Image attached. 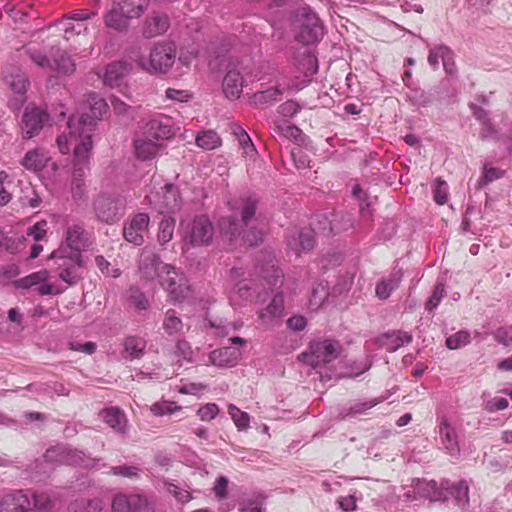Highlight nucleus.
I'll use <instances>...</instances> for the list:
<instances>
[{"label":"nucleus","mask_w":512,"mask_h":512,"mask_svg":"<svg viewBox=\"0 0 512 512\" xmlns=\"http://www.w3.org/2000/svg\"><path fill=\"white\" fill-rule=\"evenodd\" d=\"M90 114H83L80 117L72 115L67 122L68 134L63 133L57 137V145L62 154H68L70 144L75 143L74 160L75 166L82 164L89 159L93 148L92 136L97 121L100 120L108 110L105 99L96 93H90L87 98Z\"/></svg>","instance_id":"nucleus-1"},{"label":"nucleus","mask_w":512,"mask_h":512,"mask_svg":"<svg viewBox=\"0 0 512 512\" xmlns=\"http://www.w3.org/2000/svg\"><path fill=\"white\" fill-rule=\"evenodd\" d=\"M138 275L144 285H154L157 282L172 303H182L191 294L186 275L175 266L163 262L153 251H142L138 261Z\"/></svg>","instance_id":"nucleus-2"},{"label":"nucleus","mask_w":512,"mask_h":512,"mask_svg":"<svg viewBox=\"0 0 512 512\" xmlns=\"http://www.w3.org/2000/svg\"><path fill=\"white\" fill-rule=\"evenodd\" d=\"M177 57V48L172 41H159L154 43L147 56L141 55L138 49L130 52V58L138 67L151 74H167L173 67Z\"/></svg>","instance_id":"nucleus-3"},{"label":"nucleus","mask_w":512,"mask_h":512,"mask_svg":"<svg viewBox=\"0 0 512 512\" xmlns=\"http://www.w3.org/2000/svg\"><path fill=\"white\" fill-rule=\"evenodd\" d=\"M128 208L127 197L116 190L100 191L92 199L91 209L96 221L114 225L126 214Z\"/></svg>","instance_id":"nucleus-4"},{"label":"nucleus","mask_w":512,"mask_h":512,"mask_svg":"<svg viewBox=\"0 0 512 512\" xmlns=\"http://www.w3.org/2000/svg\"><path fill=\"white\" fill-rule=\"evenodd\" d=\"M295 40L303 45L319 43L325 34V26L319 15L307 4L298 7L292 16Z\"/></svg>","instance_id":"nucleus-5"},{"label":"nucleus","mask_w":512,"mask_h":512,"mask_svg":"<svg viewBox=\"0 0 512 512\" xmlns=\"http://www.w3.org/2000/svg\"><path fill=\"white\" fill-rule=\"evenodd\" d=\"M340 351L339 341L330 338L316 339L310 342L309 353H302L300 358L313 368H317L337 359Z\"/></svg>","instance_id":"nucleus-6"},{"label":"nucleus","mask_w":512,"mask_h":512,"mask_svg":"<svg viewBox=\"0 0 512 512\" xmlns=\"http://www.w3.org/2000/svg\"><path fill=\"white\" fill-rule=\"evenodd\" d=\"M52 259L56 260L59 269V278L69 285L76 284L81 278L79 270L83 265L82 255L79 252H66V248L61 246L55 250Z\"/></svg>","instance_id":"nucleus-7"},{"label":"nucleus","mask_w":512,"mask_h":512,"mask_svg":"<svg viewBox=\"0 0 512 512\" xmlns=\"http://www.w3.org/2000/svg\"><path fill=\"white\" fill-rule=\"evenodd\" d=\"M146 199L149 205L163 215L175 213L181 207L179 189L171 183H166L160 190L151 192Z\"/></svg>","instance_id":"nucleus-8"},{"label":"nucleus","mask_w":512,"mask_h":512,"mask_svg":"<svg viewBox=\"0 0 512 512\" xmlns=\"http://www.w3.org/2000/svg\"><path fill=\"white\" fill-rule=\"evenodd\" d=\"M213 235L214 228L211 221L206 216L196 217L184 237V248L209 245Z\"/></svg>","instance_id":"nucleus-9"},{"label":"nucleus","mask_w":512,"mask_h":512,"mask_svg":"<svg viewBox=\"0 0 512 512\" xmlns=\"http://www.w3.org/2000/svg\"><path fill=\"white\" fill-rule=\"evenodd\" d=\"M44 458L47 462H59L85 468L94 467L95 462V459L86 456L81 451L61 446L48 449L44 454Z\"/></svg>","instance_id":"nucleus-10"},{"label":"nucleus","mask_w":512,"mask_h":512,"mask_svg":"<svg viewBox=\"0 0 512 512\" xmlns=\"http://www.w3.org/2000/svg\"><path fill=\"white\" fill-rule=\"evenodd\" d=\"M256 269L269 286L283 284V271L276 265V258L272 251L262 250L256 257Z\"/></svg>","instance_id":"nucleus-11"},{"label":"nucleus","mask_w":512,"mask_h":512,"mask_svg":"<svg viewBox=\"0 0 512 512\" xmlns=\"http://www.w3.org/2000/svg\"><path fill=\"white\" fill-rule=\"evenodd\" d=\"M229 237V245L233 242L240 241L241 244L248 247L258 246L263 241V233L256 227L248 228L244 225H240L236 220H230L228 222V228H226V238Z\"/></svg>","instance_id":"nucleus-12"},{"label":"nucleus","mask_w":512,"mask_h":512,"mask_svg":"<svg viewBox=\"0 0 512 512\" xmlns=\"http://www.w3.org/2000/svg\"><path fill=\"white\" fill-rule=\"evenodd\" d=\"M150 217L147 213H137L128 218L123 225L124 239L136 246L144 243V235L148 232Z\"/></svg>","instance_id":"nucleus-13"},{"label":"nucleus","mask_w":512,"mask_h":512,"mask_svg":"<svg viewBox=\"0 0 512 512\" xmlns=\"http://www.w3.org/2000/svg\"><path fill=\"white\" fill-rule=\"evenodd\" d=\"M441 59L443 68L447 75L451 77L457 76V66L455 63V55L452 49L444 44L436 45L429 50L428 63L435 70L439 67Z\"/></svg>","instance_id":"nucleus-14"},{"label":"nucleus","mask_w":512,"mask_h":512,"mask_svg":"<svg viewBox=\"0 0 512 512\" xmlns=\"http://www.w3.org/2000/svg\"><path fill=\"white\" fill-rule=\"evenodd\" d=\"M48 120V113L40 108L25 111L22 117L23 138L31 139L36 136Z\"/></svg>","instance_id":"nucleus-15"},{"label":"nucleus","mask_w":512,"mask_h":512,"mask_svg":"<svg viewBox=\"0 0 512 512\" xmlns=\"http://www.w3.org/2000/svg\"><path fill=\"white\" fill-rule=\"evenodd\" d=\"M88 233L85 231L83 224L73 223L67 226L65 230V247L66 252L81 253L88 246Z\"/></svg>","instance_id":"nucleus-16"},{"label":"nucleus","mask_w":512,"mask_h":512,"mask_svg":"<svg viewBox=\"0 0 512 512\" xmlns=\"http://www.w3.org/2000/svg\"><path fill=\"white\" fill-rule=\"evenodd\" d=\"M414 492L430 501H448V496L443 490L442 481L438 484L435 480H413Z\"/></svg>","instance_id":"nucleus-17"},{"label":"nucleus","mask_w":512,"mask_h":512,"mask_svg":"<svg viewBox=\"0 0 512 512\" xmlns=\"http://www.w3.org/2000/svg\"><path fill=\"white\" fill-rule=\"evenodd\" d=\"M32 502L22 490L5 495L0 502V512H31Z\"/></svg>","instance_id":"nucleus-18"},{"label":"nucleus","mask_w":512,"mask_h":512,"mask_svg":"<svg viewBox=\"0 0 512 512\" xmlns=\"http://www.w3.org/2000/svg\"><path fill=\"white\" fill-rule=\"evenodd\" d=\"M443 490L452 499L455 505L465 508L469 504V485L466 480L452 482L448 479H442Z\"/></svg>","instance_id":"nucleus-19"},{"label":"nucleus","mask_w":512,"mask_h":512,"mask_svg":"<svg viewBox=\"0 0 512 512\" xmlns=\"http://www.w3.org/2000/svg\"><path fill=\"white\" fill-rule=\"evenodd\" d=\"M170 26L169 17L164 13L153 12L147 16L142 26L145 38H154L164 34Z\"/></svg>","instance_id":"nucleus-20"},{"label":"nucleus","mask_w":512,"mask_h":512,"mask_svg":"<svg viewBox=\"0 0 512 512\" xmlns=\"http://www.w3.org/2000/svg\"><path fill=\"white\" fill-rule=\"evenodd\" d=\"M284 314V294L282 291L277 292L272 297L269 304L260 310L258 318L265 325L273 324Z\"/></svg>","instance_id":"nucleus-21"},{"label":"nucleus","mask_w":512,"mask_h":512,"mask_svg":"<svg viewBox=\"0 0 512 512\" xmlns=\"http://www.w3.org/2000/svg\"><path fill=\"white\" fill-rule=\"evenodd\" d=\"M439 436L444 449L451 456H458L460 453L458 437L455 428L447 418H442L439 425Z\"/></svg>","instance_id":"nucleus-22"},{"label":"nucleus","mask_w":512,"mask_h":512,"mask_svg":"<svg viewBox=\"0 0 512 512\" xmlns=\"http://www.w3.org/2000/svg\"><path fill=\"white\" fill-rule=\"evenodd\" d=\"M403 278V270L401 268H394L388 277L382 278L377 282L375 287V294L380 300H387L393 291L399 286Z\"/></svg>","instance_id":"nucleus-23"},{"label":"nucleus","mask_w":512,"mask_h":512,"mask_svg":"<svg viewBox=\"0 0 512 512\" xmlns=\"http://www.w3.org/2000/svg\"><path fill=\"white\" fill-rule=\"evenodd\" d=\"M412 342V335L401 330H393L382 334L378 338V343L388 352H395L399 348Z\"/></svg>","instance_id":"nucleus-24"},{"label":"nucleus","mask_w":512,"mask_h":512,"mask_svg":"<svg viewBox=\"0 0 512 512\" xmlns=\"http://www.w3.org/2000/svg\"><path fill=\"white\" fill-rule=\"evenodd\" d=\"M229 130L237 140L240 149L245 157L254 158L258 152L247 131L238 123H229Z\"/></svg>","instance_id":"nucleus-25"},{"label":"nucleus","mask_w":512,"mask_h":512,"mask_svg":"<svg viewBox=\"0 0 512 512\" xmlns=\"http://www.w3.org/2000/svg\"><path fill=\"white\" fill-rule=\"evenodd\" d=\"M103 421L117 433H125L127 419L125 414L117 407L106 408L100 413Z\"/></svg>","instance_id":"nucleus-26"},{"label":"nucleus","mask_w":512,"mask_h":512,"mask_svg":"<svg viewBox=\"0 0 512 512\" xmlns=\"http://www.w3.org/2000/svg\"><path fill=\"white\" fill-rule=\"evenodd\" d=\"M284 93V88L278 86L270 87L263 91L255 92L251 97V103L255 106L266 108L279 102Z\"/></svg>","instance_id":"nucleus-27"},{"label":"nucleus","mask_w":512,"mask_h":512,"mask_svg":"<svg viewBox=\"0 0 512 512\" xmlns=\"http://www.w3.org/2000/svg\"><path fill=\"white\" fill-rule=\"evenodd\" d=\"M49 160L48 154L43 149H33L28 151L23 159L21 165L30 171H41Z\"/></svg>","instance_id":"nucleus-28"},{"label":"nucleus","mask_w":512,"mask_h":512,"mask_svg":"<svg viewBox=\"0 0 512 512\" xmlns=\"http://www.w3.org/2000/svg\"><path fill=\"white\" fill-rule=\"evenodd\" d=\"M226 68H228L226 66ZM244 78L238 70L226 69V98L238 99L243 91Z\"/></svg>","instance_id":"nucleus-29"},{"label":"nucleus","mask_w":512,"mask_h":512,"mask_svg":"<svg viewBox=\"0 0 512 512\" xmlns=\"http://www.w3.org/2000/svg\"><path fill=\"white\" fill-rule=\"evenodd\" d=\"M116 7L129 19L140 17L147 9L150 0H114Z\"/></svg>","instance_id":"nucleus-30"},{"label":"nucleus","mask_w":512,"mask_h":512,"mask_svg":"<svg viewBox=\"0 0 512 512\" xmlns=\"http://www.w3.org/2000/svg\"><path fill=\"white\" fill-rule=\"evenodd\" d=\"M260 203V198L257 194H250L241 198V205L239 214L241 218L240 225L247 227L252 219L255 217L257 207Z\"/></svg>","instance_id":"nucleus-31"},{"label":"nucleus","mask_w":512,"mask_h":512,"mask_svg":"<svg viewBox=\"0 0 512 512\" xmlns=\"http://www.w3.org/2000/svg\"><path fill=\"white\" fill-rule=\"evenodd\" d=\"M128 71V65L125 62H112L106 67L103 81L110 87L118 86Z\"/></svg>","instance_id":"nucleus-32"},{"label":"nucleus","mask_w":512,"mask_h":512,"mask_svg":"<svg viewBox=\"0 0 512 512\" xmlns=\"http://www.w3.org/2000/svg\"><path fill=\"white\" fill-rule=\"evenodd\" d=\"M134 150L138 159L149 160L157 154L159 145L156 141L143 136L134 140Z\"/></svg>","instance_id":"nucleus-33"},{"label":"nucleus","mask_w":512,"mask_h":512,"mask_svg":"<svg viewBox=\"0 0 512 512\" xmlns=\"http://www.w3.org/2000/svg\"><path fill=\"white\" fill-rule=\"evenodd\" d=\"M53 68L59 74L69 75L75 71L74 60L66 52L56 49L51 53Z\"/></svg>","instance_id":"nucleus-34"},{"label":"nucleus","mask_w":512,"mask_h":512,"mask_svg":"<svg viewBox=\"0 0 512 512\" xmlns=\"http://www.w3.org/2000/svg\"><path fill=\"white\" fill-rule=\"evenodd\" d=\"M222 42L211 43L207 49L208 66L212 71H219L224 63V48Z\"/></svg>","instance_id":"nucleus-35"},{"label":"nucleus","mask_w":512,"mask_h":512,"mask_svg":"<svg viewBox=\"0 0 512 512\" xmlns=\"http://www.w3.org/2000/svg\"><path fill=\"white\" fill-rule=\"evenodd\" d=\"M129 17H126L122 11H120L115 2H113L112 9L107 12L104 17V21L107 27L115 29L117 31H123L128 27Z\"/></svg>","instance_id":"nucleus-36"},{"label":"nucleus","mask_w":512,"mask_h":512,"mask_svg":"<svg viewBox=\"0 0 512 512\" xmlns=\"http://www.w3.org/2000/svg\"><path fill=\"white\" fill-rule=\"evenodd\" d=\"M230 346H226V367H233L242 356L240 347L246 344V340L241 337H231L228 339Z\"/></svg>","instance_id":"nucleus-37"},{"label":"nucleus","mask_w":512,"mask_h":512,"mask_svg":"<svg viewBox=\"0 0 512 512\" xmlns=\"http://www.w3.org/2000/svg\"><path fill=\"white\" fill-rule=\"evenodd\" d=\"M265 501L263 493L253 494L239 504V512H266Z\"/></svg>","instance_id":"nucleus-38"},{"label":"nucleus","mask_w":512,"mask_h":512,"mask_svg":"<svg viewBox=\"0 0 512 512\" xmlns=\"http://www.w3.org/2000/svg\"><path fill=\"white\" fill-rule=\"evenodd\" d=\"M162 326L166 334L175 335L182 331L183 322L174 309H168L165 312Z\"/></svg>","instance_id":"nucleus-39"},{"label":"nucleus","mask_w":512,"mask_h":512,"mask_svg":"<svg viewBox=\"0 0 512 512\" xmlns=\"http://www.w3.org/2000/svg\"><path fill=\"white\" fill-rule=\"evenodd\" d=\"M175 223V218L171 216L164 217L159 223L157 241L161 246H164L165 244L172 240L175 229Z\"/></svg>","instance_id":"nucleus-40"},{"label":"nucleus","mask_w":512,"mask_h":512,"mask_svg":"<svg viewBox=\"0 0 512 512\" xmlns=\"http://www.w3.org/2000/svg\"><path fill=\"white\" fill-rule=\"evenodd\" d=\"M196 145L205 150L221 146L220 136L213 130H204L196 136Z\"/></svg>","instance_id":"nucleus-41"},{"label":"nucleus","mask_w":512,"mask_h":512,"mask_svg":"<svg viewBox=\"0 0 512 512\" xmlns=\"http://www.w3.org/2000/svg\"><path fill=\"white\" fill-rule=\"evenodd\" d=\"M4 80L11 90L18 95H24L29 86L28 78L20 72L7 74L4 76Z\"/></svg>","instance_id":"nucleus-42"},{"label":"nucleus","mask_w":512,"mask_h":512,"mask_svg":"<svg viewBox=\"0 0 512 512\" xmlns=\"http://www.w3.org/2000/svg\"><path fill=\"white\" fill-rule=\"evenodd\" d=\"M505 170L485 164L481 177L477 182V189H483L495 180L503 178Z\"/></svg>","instance_id":"nucleus-43"},{"label":"nucleus","mask_w":512,"mask_h":512,"mask_svg":"<svg viewBox=\"0 0 512 512\" xmlns=\"http://www.w3.org/2000/svg\"><path fill=\"white\" fill-rule=\"evenodd\" d=\"M25 241L24 236L8 237L0 230V251L18 253L22 250Z\"/></svg>","instance_id":"nucleus-44"},{"label":"nucleus","mask_w":512,"mask_h":512,"mask_svg":"<svg viewBox=\"0 0 512 512\" xmlns=\"http://www.w3.org/2000/svg\"><path fill=\"white\" fill-rule=\"evenodd\" d=\"M146 347V341L143 338L129 336L125 339L124 349L130 358L136 359L142 357Z\"/></svg>","instance_id":"nucleus-45"},{"label":"nucleus","mask_w":512,"mask_h":512,"mask_svg":"<svg viewBox=\"0 0 512 512\" xmlns=\"http://www.w3.org/2000/svg\"><path fill=\"white\" fill-rule=\"evenodd\" d=\"M94 6L95 7L91 10L78 9L71 11L65 15L64 19L68 21H76L77 23H84V21L90 20L98 15L100 0H94Z\"/></svg>","instance_id":"nucleus-46"},{"label":"nucleus","mask_w":512,"mask_h":512,"mask_svg":"<svg viewBox=\"0 0 512 512\" xmlns=\"http://www.w3.org/2000/svg\"><path fill=\"white\" fill-rule=\"evenodd\" d=\"M471 334L468 330H460L446 338V347L450 350L463 348L470 344Z\"/></svg>","instance_id":"nucleus-47"},{"label":"nucleus","mask_w":512,"mask_h":512,"mask_svg":"<svg viewBox=\"0 0 512 512\" xmlns=\"http://www.w3.org/2000/svg\"><path fill=\"white\" fill-rule=\"evenodd\" d=\"M84 172L82 168H76L73 172V178L71 182L72 197L75 201H80L85 196V184L83 180Z\"/></svg>","instance_id":"nucleus-48"},{"label":"nucleus","mask_w":512,"mask_h":512,"mask_svg":"<svg viewBox=\"0 0 512 512\" xmlns=\"http://www.w3.org/2000/svg\"><path fill=\"white\" fill-rule=\"evenodd\" d=\"M49 273L47 270H41L34 272L26 277L15 281V286L18 288H30L37 284L46 282L48 280Z\"/></svg>","instance_id":"nucleus-49"},{"label":"nucleus","mask_w":512,"mask_h":512,"mask_svg":"<svg viewBox=\"0 0 512 512\" xmlns=\"http://www.w3.org/2000/svg\"><path fill=\"white\" fill-rule=\"evenodd\" d=\"M228 413L239 431H245L249 428L250 416L247 412L241 411L230 404L228 405Z\"/></svg>","instance_id":"nucleus-50"},{"label":"nucleus","mask_w":512,"mask_h":512,"mask_svg":"<svg viewBox=\"0 0 512 512\" xmlns=\"http://www.w3.org/2000/svg\"><path fill=\"white\" fill-rule=\"evenodd\" d=\"M352 195L360 202V214L363 219L371 221L372 212L370 204L367 203V194L362 190L359 184H355L352 188Z\"/></svg>","instance_id":"nucleus-51"},{"label":"nucleus","mask_w":512,"mask_h":512,"mask_svg":"<svg viewBox=\"0 0 512 512\" xmlns=\"http://www.w3.org/2000/svg\"><path fill=\"white\" fill-rule=\"evenodd\" d=\"M128 301L130 305L139 311L147 310L149 308V301L146 295L137 287L130 288Z\"/></svg>","instance_id":"nucleus-52"},{"label":"nucleus","mask_w":512,"mask_h":512,"mask_svg":"<svg viewBox=\"0 0 512 512\" xmlns=\"http://www.w3.org/2000/svg\"><path fill=\"white\" fill-rule=\"evenodd\" d=\"M275 131L286 138H291L296 141L302 136V131L297 126L286 121L275 122Z\"/></svg>","instance_id":"nucleus-53"},{"label":"nucleus","mask_w":512,"mask_h":512,"mask_svg":"<svg viewBox=\"0 0 512 512\" xmlns=\"http://www.w3.org/2000/svg\"><path fill=\"white\" fill-rule=\"evenodd\" d=\"M298 244L300 250L309 251L315 245V232L312 228H303L298 231Z\"/></svg>","instance_id":"nucleus-54"},{"label":"nucleus","mask_w":512,"mask_h":512,"mask_svg":"<svg viewBox=\"0 0 512 512\" xmlns=\"http://www.w3.org/2000/svg\"><path fill=\"white\" fill-rule=\"evenodd\" d=\"M149 134L156 140L169 138L172 135V130L169 125H164L158 120H152L148 124Z\"/></svg>","instance_id":"nucleus-55"},{"label":"nucleus","mask_w":512,"mask_h":512,"mask_svg":"<svg viewBox=\"0 0 512 512\" xmlns=\"http://www.w3.org/2000/svg\"><path fill=\"white\" fill-rule=\"evenodd\" d=\"M448 184L437 178L433 184V198L438 205H444L448 200Z\"/></svg>","instance_id":"nucleus-56"},{"label":"nucleus","mask_w":512,"mask_h":512,"mask_svg":"<svg viewBox=\"0 0 512 512\" xmlns=\"http://www.w3.org/2000/svg\"><path fill=\"white\" fill-rule=\"evenodd\" d=\"M180 409L181 408L177 406L175 402L165 400L154 403L150 408L151 412L155 416L172 414Z\"/></svg>","instance_id":"nucleus-57"},{"label":"nucleus","mask_w":512,"mask_h":512,"mask_svg":"<svg viewBox=\"0 0 512 512\" xmlns=\"http://www.w3.org/2000/svg\"><path fill=\"white\" fill-rule=\"evenodd\" d=\"M446 295L445 286L442 282H437L433 292L426 303V310L433 311L438 307L444 296Z\"/></svg>","instance_id":"nucleus-58"},{"label":"nucleus","mask_w":512,"mask_h":512,"mask_svg":"<svg viewBox=\"0 0 512 512\" xmlns=\"http://www.w3.org/2000/svg\"><path fill=\"white\" fill-rule=\"evenodd\" d=\"M64 31V38L69 40L74 35H80L82 33H88V27L84 23H73L72 21L63 20L61 22Z\"/></svg>","instance_id":"nucleus-59"},{"label":"nucleus","mask_w":512,"mask_h":512,"mask_svg":"<svg viewBox=\"0 0 512 512\" xmlns=\"http://www.w3.org/2000/svg\"><path fill=\"white\" fill-rule=\"evenodd\" d=\"M132 495L117 494L112 501L113 512H131Z\"/></svg>","instance_id":"nucleus-60"},{"label":"nucleus","mask_w":512,"mask_h":512,"mask_svg":"<svg viewBox=\"0 0 512 512\" xmlns=\"http://www.w3.org/2000/svg\"><path fill=\"white\" fill-rule=\"evenodd\" d=\"M132 503L131 512H154L153 504L145 496L133 494Z\"/></svg>","instance_id":"nucleus-61"},{"label":"nucleus","mask_w":512,"mask_h":512,"mask_svg":"<svg viewBox=\"0 0 512 512\" xmlns=\"http://www.w3.org/2000/svg\"><path fill=\"white\" fill-rule=\"evenodd\" d=\"M166 490L181 503H186L191 499V494L188 490L179 487L177 484L165 482Z\"/></svg>","instance_id":"nucleus-62"},{"label":"nucleus","mask_w":512,"mask_h":512,"mask_svg":"<svg viewBox=\"0 0 512 512\" xmlns=\"http://www.w3.org/2000/svg\"><path fill=\"white\" fill-rule=\"evenodd\" d=\"M468 107H469L473 117L475 118V120H477L479 122V124H482V123L492 120L491 112L489 110L481 107L477 103L469 102Z\"/></svg>","instance_id":"nucleus-63"},{"label":"nucleus","mask_w":512,"mask_h":512,"mask_svg":"<svg viewBox=\"0 0 512 512\" xmlns=\"http://www.w3.org/2000/svg\"><path fill=\"white\" fill-rule=\"evenodd\" d=\"M301 110V106L295 100H287L280 104L277 108V112L283 117H293Z\"/></svg>","instance_id":"nucleus-64"}]
</instances>
